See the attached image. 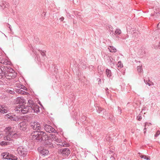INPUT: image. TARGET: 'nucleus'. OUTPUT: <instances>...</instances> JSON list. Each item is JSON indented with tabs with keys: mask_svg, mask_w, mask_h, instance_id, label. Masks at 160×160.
I'll return each mask as SVG.
<instances>
[{
	"mask_svg": "<svg viewBox=\"0 0 160 160\" xmlns=\"http://www.w3.org/2000/svg\"><path fill=\"white\" fill-rule=\"evenodd\" d=\"M51 136L49 137H46L47 138V140L44 139L45 146L46 147L52 148L56 147V145L53 144L52 141H54L56 143H59L60 144H57V146L58 147L62 146H65L66 145V143L65 142H62V140L59 138L57 137L54 134H50Z\"/></svg>",
	"mask_w": 160,
	"mask_h": 160,
	"instance_id": "obj_1",
	"label": "nucleus"
},
{
	"mask_svg": "<svg viewBox=\"0 0 160 160\" xmlns=\"http://www.w3.org/2000/svg\"><path fill=\"white\" fill-rule=\"evenodd\" d=\"M6 136L4 137V140L12 141V138H17L19 135L17 133L16 127L13 126H9L6 128L4 130Z\"/></svg>",
	"mask_w": 160,
	"mask_h": 160,
	"instance_id": "obj_2",
	"label": "nucleus"
},
{
	"mask_svg": "<svg viewBox=\"0 0 160 160\" xmlns=\"http://www.w3.org/2000/svg\"><path fill=\"white\" fill-rule=\"evenodd\" d=\"M32 139L36 140L38 141H41L46 139L47 135L45 132L42 131H35L31 135Z\"/></svg>",
	"mask_w": 160,
	"mask_h": 160,
	"instance_id": "obj_3",
	"label": "nucleus"
},
{
	"mask_svg": "<svg viewBox=\"0 0 160 160\" xmlns=\"http://www.w3.org/2000/svg\"><path fill=\"white\" fill-rule=\"evenodd\" d=\"M15 110L17 113L25 114L30 112V106L19 105L15 108Z\"/></svg>",
	"mask_w": 160,
	"mask_h": 160,
	"instance_id": "obj_4",
	"label": "nucleus"
},
{
	"mask_svg": "<svg viewBox=\"0 0 160 160\" xmlns=\"http://www.w3.org/2000/svg\"><path fill=\"white\" fill-rule=\"evenodd\" d=\"M18 154L20 156L25 157L27 154V151L26 148L22 146L19 147L17 149Z\"/></svg>",
	"mask_w": 160,
	"mask_h": 160,
	"instance_id": "obj_5",
	"label": "nucleus"
},
{
	"mask_svg": "<svg viewBox=\"0 0 160 160\" xmlns=\"http://www.w3.org/2000/svg\"><path fill=\"white\" fill-rule=\"evenodd\" d=\"M59 153L64 157L68 156L70 153V151L68 148H65L61 149Z\"/></svg>",
	"mask_w": 160,
	"mask_h": 160,
	"instance_id": "obj_6",
	"label": "nucleus"
},
{
	"mask_svg": "<svg viewBox=\"0 0 160 160\" xmlns=\"http://www.w3.org/2000/svg\"><path fill=\"white\" fill-rule=\"evenodd\" d=\"M30 112H39V108L36 104L30 105Z\"/></svg>",
	"mask_w": 160,
	"mask_h": 160,
	"instance_id": "obj_7",
	"label": "nucleus"
},
{
	"mask_svg": "<svg viewBox=\"0 0 160 160\" xmlns=\"http://www.w3.org/2000/svg\"><path fill=\"white\" fill-rule=\"evenodd\" d=\"M45 130L47 132L49 133L55 132L56 131L51 126L48 125H45L44 126Z\"/></svg>",
	"mask_w": 160,
	"mask_h": 160,
	"instance_id": "obj_8",
	"label": "nucleus"
},
{
	"mask_svg": "<svg viewBox=\"0 0 160 160\" xmlns=\"http://www.w3.org/2000/svg\"><path fill=\"white\" fill-rule=\"evenodd\" d=\"M31 127L34 130H38L41 128V125L38 122H34L31 123Z\"/></svg>",
	"mask_w": 160,
	"mask_h": 160,
	"instance_id": "obj_9",
	"label": "nucleus"
},
{
	"mask_svg": "<svg viewBox=\"0 0 160 160\" xmlns=\"http://www.w3.org/2000/svg\"><path fill=\"white\" fill-rule=\"evenodd\" d=\"M38 150L41 154L44 156L47 155L49 153V151L48 150L44 148H39Z\"/></svg>",
	"mask_w": 160,
	"mask_h": 160,
	"instance_id": "obj_10",
	"label": "nucleus"
},
{
	"mask_svg": "<svg viewBox=\"0 0 160 160\" xmlns=\"http://www.w3.org/2000/svg\"><path fill=\"white\" fill-rule=\"evenodd\" d=\"M20 129L22 130H25L27 128L26 123L25 122L23 121L20 122L19 124Z\"/></svg>",
	"mask_w": 160,
	"mask_h": 160,
	"instance_id": "obj_11",
	"label": "nucleus"
},
{
	"mask_svg": "<svg viewBox=\"0 0 160 160\" xmlns=\"http://www.w3.org/2000/svg\"><path fill=\"white\" fill-rule=\"evenodd\" d=\"M25 102V100L22 97H18L17 98L16 100V103L17 104H22Z\"/></svg>",
	"mask_w": 160,
	"mask_h": 160,
	"instance_id": "obj_12",
	"label": "nucleus"
},
{
	"mask_svg": "<svg viewBox=\"0 0 160 160\" xmlns=\"http://www.w3.org/2000/svg\"><path fill=\"white\" fill-rule=\"evenodd\" d=\"M9 110L8 108L6 107L0 105V112L2 113H6Z\"/></svg>",
	"mask_w": 160,
	"mask_h": 160,
	"instance_id": "obj_13",
	"label": "nucleus"
},
{
	"mask_svg": "<svg viewBox=\"0 0 160 160\" xmlns=\"http://www.w3.org/2000/svg\"><path fill=\"white\" fill-rule=\"evenodd\" d=\"M0 63L5 65H10L11 62L7 60H5L1 58L0 59Z\"/></svg>",
	"mask_w": 160,
	"mask_h": 160,
	"instance_id": "obj_14",
	"label": "nucleus"
},
{
	"mask_svg": "<svg viewBox=\"0 0 160 160\" xmlns=\"http://www.w3.org/2000/svg\"><path fill=\"white\" fill-rule=\"evenodd\" d=\"M16 86L18 88H19L20 89H22L24 90H27V88H26V87H25L24 85H21L19 83H17L16 84Z\"/></svg>",
	"mask_w": 160,
	"mask_h": 160,
	"instance_id": "obj_15",
	"label": "nucleus"
},
{
	"mask_svg": "<svg viewBox=\"0 0 160 160\" xmlns=\"http://www.w3.org/2000/svg\"><path fill=\"white\" fill-rule=\"evenodd\" d=\"M108 60L110 62V64L111 65H114L115 63V60L112 57L110 56L108 57Z\"/></svg>",
	"mask_w": 160,
	"mask_h": 160,
	"instance_id": "obj_16",
	"label": "nucleus"
},
{
	"mask_svg": "<svg viewBox=\"0 0 160 160\" xmlns=\"http://www.w3.org/2000/svg\"><path fill=\"white\" fill-rule=\"evenodd\" d=\"M108 49L109 51L111 52H116V49L113 47L110 46L108 47Z\"/></svg>",
	"mask_w": 160,
	"mask_h": 160,
	"instance_id": "obj_17",
	"label": "nucleus"
},
{
	"mask_svg": "<svg viewBox=\"0 0 160 160\" xmlns=\"http://www.w3.org/2000/svg\"><path fill=\"white\" fill-rule=\"evenodd\" d=\"M11 120L12 121H17L19 120V118L18 117L15 116V115H14L13 114L12 117H11Z\"/></svg>",
	"mask_w": 160,
	"mask_h": 160,
	"instance_id": "obj_18",
	"label": "nucleus"
},
{
	"mask_svg": "<svg viewBox=\"0 0 160 160\" xmlns=\"http://www.w3.org/2000/svg\"><path fill=\"white\" fill-rule=\"evenodd\" d=\"M137 70L138 72L142 73L143 72L142 65L138 66L137 67Z\"/></svg>",
	"mask_w": 160,
	"mask_h": 160,
	"instance_id": "obj_19",
	"label": "nucleus"
},
{
	"mask_svg": "<svg viewBox=\"0 0 160 160\" xmlns=\"http://www.w3.org/2000/svg\"><path fill=\"white\" fill-rule=\"evenodd\" d=\"M139 34L138 31L135 30V32H134L133 33L132 36L133 38H137Z\"/></svg>",
	"mask_w": 160,
	"mask_h": 160,
	"instance_id": "obj_20",
	"label": "nucleus"
},
{
	"mask_svg": "<svg viewBox=\"0 0 160 160\" xmlns=\"http://www.w3.org/2000/svg\"><path fill=\"white\" fill-rule=\"evenodd\" d=\"M106 74L107 75V76L108 77H109L111 76L112 74H111V70H109L108 69H107L106 70Z\"/></svg>",
	"mask_w": 160,
	"mask_h": 160,
	"instance_id": "obj_21",
	"label": "nucleus"
},
{
	"mask_svg": "<svg viewBox=\"0 0 160 160\" xmlns=\"http://www.w3.org/2000/svg\"><path fill=\"white\" fill-rule=\"evenodd\" d=\"M121 33V31L119 29H117L115 32V34L119 35Z\"/></svg>",
	"mask_w": 160,
	"mask_h": 160,
	"instance_id": "obj_22",
	"label": "nucleus"
},
{
	"mask_svg": "<svg viewBox=\"0 0 160 160\" xmlns=\"http://www.w3.org/2000/svg\"><path fill=\"white\" fill-rule=\"evenodd\" d=\"M147 125L148 126H149V125H152V124L151 123H148L147 122H146L145 123L144 127H145V128H144L143 130L144 131V133H145L146 132V126Z\"/></svg>",
	"mask_w": 160,
	"mask_h": 160,
	"instance_id": "obj_23",
	"label": "nucleus"
},
{
	"mask_svg": "<svg viewBox=\"0 0 160 160\" xmlns=\"http://www.w3.org/2000/svg\"><path fill=\"white\" fill-rule=\"evenodd\" d=\"M117 66L118 68H122L123 66V64L121 63V62L120 61L118 62V63L117 64Z\"/></svg>",
	"mask_w": 160,
	"mask_h": 160,
	"instance_id": "obj_24",
	"label": "nucleus"
},
{
	"mask_svg": "<svg viewBox=\"0 0 160 160\" xmlns=\"http://www.w3.org/2000/svg\"><path fill=\"white\" fill-rule=\"evenodd\" d=\"M8 155V153L7 152L3 153L2 154V156L3 157V158L5 159H6V158H7V156Z\"/></svg>",
	"mask_w": 160,
	"mask_h": 160,
	"instance_id": "obj_25",
	"label": "nucleus"
},
{
	"mask_svg": "<svg viewBox=\"0 0 160 160\" xmlns=\"http://www.w3.org/2000/svg\"><path fill=\"white\" fill-rule=\"evenodd\" d=\"M158 10L156 9L155 11H154V14L152 13L151 14V15L152 16H154L155 15V14H157L158 13V14L160 13H159L160 11L159 10V9L158 8Z\"/></svg>",
	"mask_w": 160,
	"mask_h": 160,
	"instance_id": "obj_26",
	"label": "nucleus"
},
{
	"mask_svg": "<svg viewBox=\"0 0 160 160\" xmlns=\"http://www.w3.org/2000/svg\"><path fill=\"white\" fill-rule=\"evenodd\" d=\"M12 73H9L8 75L9 76H10L12 78H14L16 76V73L15 72H14L12 75Z\"/></svg>",
	"mask_w": 160,
	"mask_h": 160,
	"instance_id": "obj_27",
	"label": "nucleus"
},
{
	"mask_svg": "<svg viewBox=\"0 0 160 160\" xmlns=\"http://www.w3.org/2000/svg\"><path fill=\"white\" fill-rule=\"evenodd\" d=\"M13 115V114L12 113H9L8 114H7L6 115V116L7 117V118L10 119H11V117H12V116Z\"/></svg>",
	"mask_w": 160,
	"mask_h": 160,
	"instance_id": "obj_28",
	"label": "nucleus"
},
{
	"mask_svg": "<svg viewBox=\"0 0 160 160\" xmlns=\"http://www.w3.org/2000/svg\"><path fill=\"white\" fill-rule=\"evenodd\" d=\"M28 103L29 105V106H30V105H34L35 104L33 103V101L32 100H28Z\"/></svg>",
	"mask_w": 160,
	"mask_h": 160,
	"instance_id": "obj_29",
	"label": "nucleus"
},
{
	"mask_svg": "<svg viewBox=\"0 0 160 160\" xmlns=\"http://www.w3.org/2000/svg\"><path fill=\"white\" fill-rule=\"evenodd\" d=\"M137 119L138 120V121H141L142 119V115L141 114H139L137 117Z\"/></svg>",
	"mask_w": 160,
	"mask_h": 160,
	"instance_id": "obj_30",
	"label": "nucleus"
},
{
	"mask_svg": "<svg viewBox=\"0 0 160 160\" xmlns=\"http://www.w3.org/2000/svg\"><path fill=\"white\" fill-rule=\"evenodd\" d=\"M3 73H4V71H2L1 68H0V78H2V76L3 75Z\"/></svg>",
	"mask_w": 160,
	"mask_h": 160,
	"instance_id": "obj_31",
	"label": "nucleus"
},
{
	"mask_svg": "<svg viewBox=\"0 0 160 160\" xmlns=\"http://www.w3.org/2000/svg\"><path fill=\"white\" fill-rule=\"evenodd\" d=\"M8 142L5 141H2L1 143L0 144L1 146H3L7 145V144Z\"/></svg>",
	"mask_w": 160,
	"mask_h": 160,
	"instance_id": "obj_32",
	"label": "nucleus"
},
{
	"mask_svg": "<svg viewBox=\"0 0 160 160\" xmlns=\"http://www.w3.org/2000/svg\"><path fill=\"white\" fill-rule=\"evenodd\" d=\"M140 157L141 158H144V159H146L147 160L150 159L149 158L147 157V156L145 155H141L140 156Z\"/></svg>",
	"mask_w": 160,
	"mask_h": 160,
	"instance_id": "obj_33",
	"label": "nucleus"
},
{
	"mask_svg": "<svg viewBox=\"0 0 160 160\" xmlns=\"http://www.w3.org/2000/svg\"><path fill=\"white\" fill-rule=\"evenodd\" d=\"M7 92L12 94L14 93V92L13 90H8Z\"/></svg>",
	"mask_w": 160,
	"mask_h": 160,
	"instance_id": "obj_34",
	"label": "nucleus"
},
{
	"mask_svg": "<svg viewBox=\"0 0 160 160\" xmlns=\"http://www.w3.org/2000/svg\"><path fill=\"white\" fill-rule=\"evenodd\" d=\"M42 55L43 56H44L45 55V51H42L41 50L40 51Z\"/></svg>",
	"mask_w": 160,
	"mask_h": 160,
	"instance_id": "obj_35",
	"label": "nucleus"
},
{
	"mask_svg": "<svg viewBox=\"0 0 160 160\" xmlns=\"http://www.w3.org/2000/svg\"><path fill=\"white\" fill-rule=\"evenodd\" d=\"M20 93L21 94H27L28 93L21 90V92Z\"/></svg>",
	"mask_w": 160,
	"mask_h": 160,
	"instance_id": "obj_36",
	"label": "nucleus"
},
{
	"mask_svg": "<svg viewBox=\"0 0 160 160\" xmlns=\"http://www.w3.org/2000/svg\"><path fill=\"white\" fill-rule=\"evenodd\" d=\"M160 134V131H157L156 134L155 135V137H157Z\"/></svg>",
	"mask_w": 160,
	"mask_h": 160,
	"instance_id": "obj_37",
	"label": "nucleus"
},
{
	"mask_svg": "<svg viewBox=\"0 0 160 160\" xmlns=\"http://www.w3.org/2000/svg\"><path fill=\"white\" fill-rule=\"evenodd\" d=\"M21 90L19 88L16 89L15 90L16 92L18 93H20V92H21Z\"/></svg>",
	"mask_w": 160,
	"mask_h": 160,
	"instance_id": "obj_38",
	"label": "nucleus"
},
{
	"mask_svg": "<svg viewBox=\"0 0 160 160\" xmlns=\"http://www.w3.org/2000/svg\"><path fill=\"white\" fill-rule=\"evenodd\" d=\"M128 38V34H126L125 36H124L122 38L123 39H126L127 38Z\"/></svg>",
	"mask_w": 160,
	"mask_h": 160,
	"instance_id": "obj_39",
	"label": "nucleus"
},
{
	"mask_svg": "<svg viewBox=\"0 0 160 160\" xmlns=\"http://www.w3.org/2000/svg\"><path fill=\"white\" fill-rule=\"evenodd\" d=\"M11 155H10L8 153V155L7 156V158H6V159H11Z\"/></svg>",
	"mask_w": 160,
	"mask_h": 160,
	"instance_id": "obj_40",
	"label": "nucleus"
},
{
	"mask_svg": "<svg viewBox=\"0 0 160 160\" xmlns=\"http://www.w3.org/2000/svg\"><path fill=\"white\" fill-rule=\"evenodd\" d=\"M118 110L119 112L121 114V109L119 107H118Z\"/></svg>",
	"mask_w": 160,
	"mask_h": 160,
	"instance_id": "obj_41",
	"label": "nucleus"
},
{
	"mask_svg": "<svg viewBox=\"0 0 160 160\" xmlns=\"http://www.w3.org/2000/svg\"><path fill=\"white\" fill-rule=\"evenodd\" d=\"M157 28L158 29H160V22L158 24Z\"/></svg>",
	"mask_w": 160,
	"mask_h": 160,
	"instance_id": "obj_42",
	"label": "nucleus"
},
{
	"mask_svg": "<svg viewBox=\"0 0 160 160\" xmlns=\"http://www.w3.org/2000/svg\"><path fill=\"white\" fill-rule=\"evenodd\" d=\"M144 82H145V83L146 84H148V85L149 86L151 85L148 82L147 83V81H145V80H144Z\"/></svg>",
	"mask_w": 160,
	"mask_h": 160,
	"instance_id": "obj_43",
	"label": "nucleus"
},
{
	"mask_svg": "<svg viewBox=\"0 0 160 160\" xmlns=\"http://www.w3.org/2000/svg\"><path fill=\"white\" fill-rule=\"evenodd\" d=\"M64 19V18L63 17H62L61 18H60V20L61 21H62Z\"/></svg>",
	"mask_w": 160,
	"mask_h": 160,
	"instance_id": "obj_44",
	"label": "nucleus"
},
{
	"mask_svg": "<svg viewBox=\"0 0 160 160\" xmlns=\"http://www.w3.org/2000/svg\"><path fill=\"white\" fill-rule=\"evenodd\" d=\"M111 159L112 160H115V158L112 156H111Z\"/></svg>",
	"mask_w": 160,
	"mask_h": 160,
	"instance_id": "obj_45",
	"label": "nucleus"
},
{
	"mask_svg": "<svg viewBox=\"0 0 160 160\" xmlns=\"http://www.w3.org/2000/svg\"><path fill=\"white\" fill-rule=\"evenodd\" d=\"M98 109L100 111H102V108H100V107L98 108Z\"/></svg>",
	"mask_w": 160,
	"mask_h": 160,
	"instance_id": "obj_46",
	"label": "nucleus"
},
{
	"mask_svg": "<svg viewBox=\"0 0 160 160\" xmlns=\"http://www.w3.org/2000/svg\"><path fill=\"white\" fill-rule=\"evenodd\" d=\"M9 25V26L8 27L10 29V30H11V25H9V24H8Z\"/></svg>",
	"mask_w": 160,
	"mask_h": 160,
	"instance_id": "obj_47",
	"label": "nucleus"
},
{
	"mask_svg": "<svg viewBox=\"0 0 160 160\" xmlns=\"http://www.w3.org/2000/svg\"><path fill=\"white\" fill-rule=\"evenodd\" d=\"M32 51V52H34V53L35 54H36V52H35V51H34V49H33Z\"/></svg>",
	"mask_w": 160,
	"mask_h": 160,
	"instance_id": "obj_48",
	"label": "nucleus"
},
{
	"mask_svg": "<svg viewBox=\"0 0 160 160\" xmlns=\"http://www.w3.org/2000/svg\"><path fill=\"white\" fill-rule=\"evenodd\" d=\"M106 93L108 94L109 93V92L108 91H106Z\"/></svg>",
	"mask_w": 160,
	"mask_h": 160,
	"instance_id": "obj_49",
	"label": "nucleus"
},
{
	"mask_svg": "<svg viewBox=\"0 0 160 160\" xmlns=\"http://www.w3.org/2000/svg\"><path fill=\"white\" fill-rule=\"evenodd\" d=\"M106 91H108V88H107L106 89Z\"/></svg>",
	"mask_w": 160,
	"mask_h": 160,
	"instance_id": "obj_50",
	"label": "nucleus"
},
{
	"mask_svg": "<svg viewBox=\"0 0 160 160\" xmlns=\"http://www.w3.org/2000/svg\"><path fill=\"white\" fill-rule=\"evenodd\" d=\"M145 81H147V83H148V81L147 80H145Z\"/></svg>",
	"mask_w": 160,
	"mask_h": 160,
	"instance_id": "obj_51",
	"label": "nucleus"
}]
</instances>
